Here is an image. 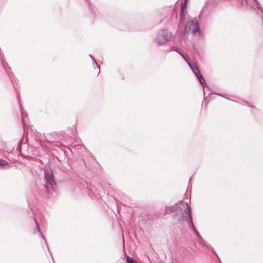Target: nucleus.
<instances>
[{"label":"nucleus","instance_id":"6","mask_svg":"<svg viewBox=\"0 0 263 263\" xmlns=\"http://www.w3.org/2000/svg\"><path fill=\"white\" fill-rule=\"evenodd\" d=\"M45 178L46 180V186L47 188L49 187V186H50L51 187H53L54 184V181L53 179V174L52 172L50 170H48L47 169L45 171Z\"/></svg>","mask_w":263,"mask_h":263},{"label":"nucleus","instance_id":"13","mask_svg":"<svg viewBox=\"0 0 263 263\" xmlns=\"http://www.w3.org/2000/svg\"><path fill=\"white\" fill-rule=\"evenodd\" d=\"M246 3H248L249 0H246Z\"/></svg>","mask_w":263,"mask_h":263},{"label":"nucleus","instance_id":"10","mask_svg":"<svg viewBox=\"0 0 263 263\" xmlns=\"http://www.w3.org/2000/svg\"><path fill=\"white\" fill-rule=\"evenodd\" d=\"M173 50L176 51L178 53L180 54V52L179 51V48L178 47H173Z\"/></svg>","mask_w":263,"mask_h":263},{"label":"nucleus","instance_id":"8","mask_svg":"<svg viewBox=\"0 0 263 263\" xmlns=\"http://www.w3.org/2000/svg\"><path fill=\"white\" fill-rule=\"evenodd\" d=\"M187 2V0H184L183 4H182V21L185 16V13H186V12L184 11V9L186 8Z\"/></svg>","mask_w":263,"mask_h":263},{"label":"nucleus","instance_id":"2","mask_svg":"<svg viewBox=\"0 0 263 263\" xmlns=\"http://www.w3.org/2000/svg\"><path fill=\"white\" fill-rule=\"evenodd\" d=\"M185 33L191 32L193 34H200L199 26L197 21L195 19L187 23L185 27Z\"/></svg>","mask_w":263,"mask_h":263},{"label":"nucleus","instance_id":"3","mask_svg":"<svg viewBox=\"0 0 263 263\" xmlns=\"http://www.w3.org/2000/svg\"><path fill=\"white\" fill-rule=\"evenodd\" d=\"M180 210L181 205L179 202L172 206H166L165 208L166 212L168 214H172V216L174 217H177V219L178 221H179L180 219V215L179 214Z\"/></svg>","mask_w":263,"mask_h":263},{"label":"nucleus","instance_id":"9","mask_svg":"<svg viewBox=\"0 0 263 263\" xmlns=\"http://www.w3.org/2000/svg\"><path fill=\"white\" fill-rule=\"evenodd\" d=\"M126 261L127 263H134V260L128 256L127 257Z\"/></svg>","mask_w":263,"mask_h":263},{"label":"nucleus","instance_id":"1","mask_svg":"<svg viewBox=\"0 0 263 263\" xmlns=\"http://www.w3.org/2000/svg\"><path fill=\"white\" fill-rule=\"evenodd\" d=\"M182 206L184 208V214H182L183 216H182V220H183L186 223L188 228L192 230V231L196 234L197 236L201 239V240H203L202 238L194 227L191 216L190 208L188 203L186 202L183 204L182 202Z\"/></svg>","mask_w":263,"mask_h":263},{"label":"nucleus","instance_id":"7","mask_svg":"<svg viewBox=\"0 0 263 263\" xmlns=\"http://www.w3.org/2000/svg\"><path fill=\"white\" fill-rule=\"evenodd\" d=\"M247 3L254 9H260L259 4L257 0H249Z\"/></svg>","mask_w":263,"mask_h":263},{"label":"nucleus","instance_id":"12","mask_svg":"<svg viewBox=\"0 0 263 263\" xmlns=\"http://www.w3.org/2000/svg\"><path fill=\"white\" fill-rule=\"evenodd\" d=\"M37 231H39V227L37 226Z\"/></svg>","mask_w":263,"mask_h":263},{"label":"nucleus","instance_id":"5","mask_svg":"<svg viewBox=\"0 0 263 263\" xmlns=\"http://www.w3.org/2000/svg\"><path fill=\"white\" fill-rule=\"evenodd\" d=\"M171 38L170 33L166 30H162L158 34L156 42L158 44H163L168 41Z\"/></svg>","mask_w":263,"mask_h":263},{"label":"nucleus","instance_id":"4","mask_svg":"<svg viewBox=\"0 0 263 263\" xmlns=\"http://www.w3.org/2000/svg\"><path fill=\"white\" fill-rule=\"evenodd\" d=\"M182 58H183V59L186 61V63L190 66V68H191L192 71L194 72V74L197 77L200 84H204L205 80H204L203 77H202V76L201 75V74L200 73L197 65L195 63H191L190 62H189L187 61V60L186 59V58L184 57L182 54Z\"/></svg>","mask_w":263,"mask_h":263},{"label":"nucleus","instance_id":"11","mask_svg":"<svg viewBox=\"0 0 263 263\" xmlns=\"http://www.w3.org/2000/svg\"><path fill=\"white\" fill-rule=\"evenodd\" d=\"M6 163L5 161L4 160H0V165L4 166L5 165Z\"/></svg>","mask_w":263,"mask_h":263}]
</instances>
